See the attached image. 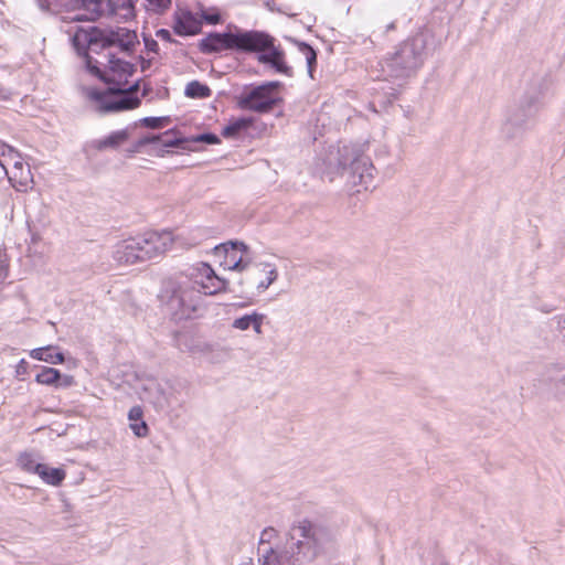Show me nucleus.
Returning a JSON list of instances; mask_svg holds the SVG:
<instances>
[{"label": "nucleus", "mask_w": 565, "mask_h": 565, "mask_svg": "<svg viewBox=\"0 0 565 565\" xmlns=\"http://www.w3.org/2000/svg\"><path fill=\"white\" fill-rule=\"evenodd\" d=\"M72 40L78 51L87 49L88 71L108 85L103 92L96 88L86 89V97L94 104L95 109L100 113H117L137 108L140 99L134 94L139 84L137 82L127 86L134 65L117 56V51L132 52L138 44L136 32L120 28L103 35L78 28Z\"/></svg>", "instance_id": "obj_1"}, {"label": "nucleus", "mask_w": 565, "mask_h": 565, "mask_svg": "<svg viewBox=\"0 0 565 565\" xmlns=\"http://www.w3.org/2000/svg\"><path fill=\"white\" fill-rule=\"evenodd\" d=\"M338 536L332 529L301 520L294 523L282 550L268 548L258 558L259 565H305L335 551ZM241 565H254L245 562Z\"/></svg>", "instance_id": "obj_2"}, {"label": "nucleus", "mask_w": 565, "mask_h": 565, "mask_svg": "<svg viewBox=\"0 0 565 565\" xmlns=\"http://www.w3.org/2000/svg\"><path fill=\"white\" fill-rule=\"evenodd\" d=\"M160 303L175 319H192L205 312L204 296L188 281L167 279L158 295Z\"/></svg>", "instance_id": "obj_3"}, {"label": "nucleus", "mask_w": 565, "mask_h": 565, "mask_svg": "<svg viewBox=\"0 0 565 565\" xmlns=\"http://www.w3.org/2000/svg\"><path fill=\"white\" fill-rule=\"evenodd\" d=\"M270 44L269 35L259 31H237L225 33H210L200 41V49L204 53L222 51H258Z\"/></svg>", "instance_id": "obj_4"}, {"label": "nucleus", "mask_w": 565, "mask_h": 565, "mask_svg": "<svg viewBox=\"0 0 565 565\" xmlns=\"http://www.w3.org/2000/svg\"><path fill=\"white\" fill-rule=\"evenodd\" d=\"M426 38L418 33L403 42L396 51L382 63V70L391 77H407L415 73L425 58Z\"/></svg>", "instance_id": "obj_5"}, {"label": "nucleus", "mask_w": 565, "mask_h": 565, "mask_svg": "<svg viewBox=\"0 0 565 565\" xmlns=\"http://www.w3.org/2000/svg\"><path fill=\"white\" fill-rule=\"evenodd\" d=\"M279 82H268L263 85L245 89L237 98V104L242 109L256 113H267L276 105L277 88Z\"/></svg>", "instance_id": "obj_6"}, {"label": "nucleus", "mask_w": 565, "mask_h": 565, "mask_svg": "<svg viewBox=\"0 0 565 565\" xmlns=\"http://www.w3.org/2000/svg\"><path fill=\"white\" fill-rule=\"evenodd\" d=\"M136 239L141 263L163 256L174 242L173 234L169 231L147 232Z\"/></svg>", "instance_id": "obj_7"}, {"label": "nucleus", "mask_w": 565, "mask_h": 565, "mask_svg": "<svg viewBox=\"0 0 565 565\" xmlns=\"http://www.w3.org/2000/svg\"><path fill=\"white\" fill-rule=\"evenodd\" d=\"M192 285L201 288L203 296H212L226 291L227 281L218 277L214 269L206 263H200L192 268Z\"/></svg>", "instance_id": "obj_8"}, {"label": "nucleus", "mask_w": 565, "mask_h": 565, "mask_svg": "<svg viewBox=\"0 0 565 565\" xmlns=\"http://www.w3.org/2000/svg\"><path fill=\"white\" fill-rule=\"evenodd\" d=\"M352 183L367 190L374 179V167L370 159L363 156H356L350 163Z\"/></svg>", "instance_id": "obj_9"}, {"label": "nucleus", "mask_w": 565, "mask_h": 565, "mask_svg": "<svg viewBox=\"0 0 565 565\" xmlns=\"http://www.w3.org/2000/svg\"><path fill=\"white\" fill-rule=\"evenodd\" d=\"M539 106L537 97L524 98L515 109L511 110L504 128L523 127L537 113Z\"/></svg>", "instance_id": "obj_10"}, {"label": "nucleus", "mask_w": 565, "mask_h": 565, "mask_svg": "<svg viewBox=\"0 0 565 565\" xmlns=\"http://www.w3.org/2000/svg\"><path fill=\"white\" fill-rule=\"evenodd\" d=\"M113 259L119 265H134L141 263L136 237L117 242L113 246Z\"/></svg>", "instance_id": "obj_11"}, {"label": "nucleus", "mask_w": 565, "mask_h": 565, "mask_svg": "<svg viewBox=\"0 0 565 565\" xmlns=\"http://www.w3.org/2000/svg\"><path fill=\"white\" fill-rule=\"evenodd\" d=\"M269 41L270 44L267 47L255 51L256 53H260L258 61L263 64L270 65L278 73L290 76L292 74L291 67L286 64L284 52L274 46V39L270 35Z\"/></svg>", "instance_id": "obj_12"}, {"label": "nucleus", "mask_w": 565, "mask_h": 565, "mask_svg": "<svg viewBox=\"0 0 565 565\" xmlns=\"http://www.w3.org/2000/svg\"><path fill=\"white\" fill-rule=\"evenodd\" d=\"M201 20L190 11L179 10L174 13L173 30L181 36L194 35L201 31Z\"/></svg>", "instance_id": "obj_13"}, {"label": "nucleus", "mask_w": 565, "mask_h": 565, "mask_svg": "<svg viewBox=\"0 0 565 565\" xmlns=\"http://www.w3.org/2000/svg\"><path fill=\"white\" fill-rule=\"evenodd\" d=\"M248 247L242 242H226L214 247L213 253L216 257H223L221 265L231 270V263H235L239 255L248 254Z\"/></svg>", "instance_id": "obj_14"}, {"label": "nucleus", "mask_w": 565, "mask_h": 565, "mask_svg": "<svg viewBox=\"0 0 565 565\" xmlns=\"http://www.w3.org/2000/svg\"><path fill=\"white\" fill-rule=\"evenodd\" d=\"M255 282L257 291H266L278 278V269L275 264L260 262L255 265Z\"/></svg>", "instance_id": "obj_15"}, {"label": "nucleus", "mask_w": 565, "mask_h": 565, "mask_svg": "<svg viewBox=\"0 0 565 565\" xmlns=\"http://www.w3.org/2000/svg\"><path fill=\"white\" fill-rule=\"evenodd\" d=\"M4 175L8 177L12 186L21 192H25L33 184V175L30 167L23 163L19 167H12V169L6 170Z\"/></svg>", "instance_id": "obj_16"}, {"label": "nucleus", "mask_w": 565, "mask_h": 565, "mask_svg": "<svg viewBox=\"0 0 565 565\" xmlns=\"http://www.w3.org/2000/svg\"><path fill=\"white\" fill-rule=\"evenodd\" d=\"M546 381L554 390L555 396L559 401H565V370L561 364H551L545 371Z\"/></svg>", "instance_id": "obj_17"}, {"label": "nucleus", "mask_w": 565, "mask_h": 565, "mask_svg": "<svg viewBox=\"0 0 565 565\" xmlns=\"http://www.w3.org/2000/svg\"><path fill=\"white\" fill-rule=\"evenodd\" d=\"M264 320L265 315L254 311L252 313L235 318L232 322V328L239 331H247L253 329L257 335H262Z\"/></svg>", "instance_id": "obj_18"}, {"label": "nucleus", "mask_w": 565, "mask_h": 565, "mask_svg": "<svg viewBox=\"0 0 565 565\" xmlns=\"http://www.w3.org/2000/svg\"><path fill=\"white\" fill-rule=\"evenodd\" d=\"M56 347L47 345L43 348H36L30 351L29 355L38 361H43L50 364H62L65 360L64 354L62 352L52 351L55 350Z\"/></svg>", "instance_id": "obj_19"}, {"label": "nucleus", "mask_w": 565, "mask_h": 565, "mask_svg": "<svg viewBox=\"0 0 565 565\" xmlns=\"http://www.w3.org/2000/svg\"><path fill=\"white\" fill-rule=\"evenodd\" d=\"M143 412L140 406H134L128 412L130 429L137 437H146L149 433L147 423L142 419Z\"/></svg>", "instance_id": "obj_20"}, {"label": "nucleus", "mask_w": 565, "mask_h": 565, "mask_svg": "<svg viewBox=\"0 0 565 565\" xmlns=\"http://www.w3.org/2000/svg\"><path fill=\"white\" fill-rule=\"evenodd\" d=\"M79 2L92 14V20L104 14H111L114 11L111 0H79Z\"/></svg>", "instance_id": "obj_21"}, {"label": "nucleus", "mask_w": 565, "mask_h": 565, "mask_svg": "<svg viewBox=\"0 0 565 565\" xmlns=\"http://www.w3.org/2000/svg\"><path fill=\"white\" fill-rule=\"evenodd\" d=\"M253 124L250 118L242 117L232 119L222 130V136L225 138H236L242 132L246 131Z\"/></svg>", "instance_id": "obj_22"}, {"label": "nucleus", "mask_w": 565, "mask_h": 565, "mask_svg": "<svg viewBox=\"0 0 565 565\" xmlns=\"http://www.w3.org/2000/svg\"><path fill=\"white\" fill-rule=\"evenodd\" d=\"M38 476L47 484L60 486L66 477L62 468H52L43 463L38 472Z\"/></svg>", "instance_id": "obj_23"}, {"label": "nucleus", "mask_w": 565, "mask_h": 565, "mask_svg": "<svg viewBox=\"0 0 565 565\" xmlns=\"http://www.w3.org/2000/svg\"><path fill=\"white\" fill-rule=\"evenodd\" d=\"M78 4L79 0H40L41 9L51 11L53 13H58L63 10H72Z\"/></svg>", "instance_id": "obj_24"}, {"label": "nucleus", "mask_w": 565, "mask_h": 565, "mask_svg": "<svg viewBox=\"0 0 565 565\" xmlns=\"http://www.w3.org/2000/svg\"><path fill=\"white\" fill-rule=\"evenodd\" d=\"M129 135L128 131L117 130L111 132L109 136L105 137L104 139H100L97 141V148L99 150L106 149V148H117L121 143H124L128 139Z\"/></svg>", "instance_id": "obj_25"}, {"label": "nucleus", "mask_w": 565, "mask_h": 565, "mask_svg": "<svg viewBox=\"0 0 565 565\" xmlns=\"http://www.w3.org/2000/svg\"><path fill=\"white\" fill-rule=\"evenodd\" d=\"M61 379V372L53 367H43L35 376V381L42 385L55 386Z\"/></svg>", "instance_id": "obj_26"}, {"label": "nucleus", "mask_w": 565, "mask_h": 565, "mask_svg": "<svg viewBox=\"0 0 565 565\" xmlns=\"http://www.w3.org/2000/svg\"><path fill=\"white\" fill-rule=\"evenodd\" d=\"M19 467L30 473L38 475L43 463L39 462L36 456L30 452L21 454L18 458Z\"/></svg>", "instance_id": "obj_27"}, {"label": "nucleus", "mask_w": 565, "mask_h": 565, "mask_svg": "<svg viewBox=\"0 0 565 565\" xmlns=\"http://www.w3.org/2000/svg\"><path fill=\"white\" fill-rule=\"evenodd\" d=\"M113 10L111 14L119 15L125 20H129L135 17L132 0H116L113 2Z\"/></svg>", "instance_id": "obj_28"}, {"label": "nucleus", "mask_w": 565, "mask_h": 565, "mask_svg": "<svg viewBox=\"0 0 565 565\" xmlns=\"http://www.w3.org/2000/svg\"><path fill=\"white\" fill-rule=\"evenodd\" d=\"M184 94L190 98H206L210 97L211 89L198 81H192L186 85Z\"/></svg>", "instance_id": "obj_29"}, {"label": "nucleus", "mask_w": 565, "mask_h": 565, "mask_svg": "<svg viewBox=\"0 0 565 565\" xmlns=\"http://www.w3.org/2000/svg\"><path fill=\"white\" fill-rule=\"evenodd\" d=\"M0 149L4 151V158L2 160L7 166V171L12 169V167H19L24 163L22 156L7 143H4V146H0Z\"/></svg>", "instance_id": "obj_30"}, {"label": "nucleus", "mask_w": 565, "mask_h": 565, "mask_svg": "<svg viewBox=\"0 0 565 565\" xmlns=\"http://www.w3.org/2000/svg\"><path fill=\"white\" fill-rule=\"evenodd\" d=\"M299 52L305 57L306 63L308 65L309 74L312 76V68L317 62V54L315 50L310 45L301 43L299 44Z\"/></svg>", "instance_id": "obj_31"}, {"label": "nucleus", "mask_w": 565, "mask_h": 565, "mask_svg": "<svg viewBox=\"0 0 565 565\" xmlns=\"http://www.w3.org/2000/svg\"><path fill=\"white\" fill-rule=\"evenodd\" d=\"M141 125L150 129L163 128L170 124L169 117H145L140 120Z\"/></svg>", "instance_id": "obj_32"}, {"label": "nucleus", "mask_w": 565, "mask_h": 565, "mask_svg": "<svg viewBox=\"0 0 565 565\" xmlns=\"http://www.w3.org/2000/svg\"><path fill=\"white\" fill-rule=\"evenodd\" d=\"M145 2L147 11H151L153 13H162L171 4V0H145Z\"/></svg>", "instance_id": "obj_33"}, {"label": "nucleus", "mask_w": 565, "mask_h": 565, "mask_svg": "<svg viewBox=\"0 0 565 565\" xmlns=\"http://www.w3.org/2000/svg\"><path fill=\"white\" fill-rule=\"evenodd\" d=\"M200 17L203 21L209 24H217L221 22V15L217 9H204L200 10Z\"/></svg>", "instance_id": "obj_34"}, {"label": "nucleus", "mask_w": 565, "mask_h": 565, "mask_svg": "<svg viewBox=\"0 0 565 565\" xmlns=\"http://www.w3.org/2000/svg\"><path fill=\"white\" fill-rule=\"evenodd\" d=\"M160 393V387L157 385V383L154 382H150L149 383V386H145L143 388V394H142V398L145 401H148L150 403H157L158 402V397L156 396V394H159Z\"/></svg>", "instance_id": "obj_35"}, {"label": "nucleus", "mask_w": 565, "mask_h": 565, "mask_svg": "<svg viewBox=\"0 0 565 565\" xmlns=\"http://www.w3.org/2000/svg\"><path fill=\"white\" fill-rule=\"evenodd\" d=\"M250 264V257L248 256V254H241L239 257L237 258V260H235V263H231V270H235V271H244L245 269L248 268Z\"/></svg>", "instance_id": "obj_36"}, {"label": "nucleus", "mask_w": 565, "mask_h": 565, "mask_svg": "<svg viewBox=\"0 0 565 565\" xmlns=\"http://www.w3.org/2000/svg\"><path fill=\"white\" fill-rule=\"evenodd\" d=\"M189 142H205L210 145L218 143L220 139L214 134H202L189 139Z\"/></svg>", "instance_id": "obj_37"}, {"label": "nucleus", "mask_w": 565, "mask_h": 565, "mask_svg": "<svg viewBox=\"0 0 565 565\" xmlns=\"http://www.w3.org/2000/svg\"><path fill=\"white\" fill-rule=\"evenodd\" d=\"M162 143L166 147H179L182 149H190V147L184 146L185 143H189V139H181V138L166 139L162 141Z\"/></svg>", "instance_id": "obj_38"}, {"label": "nucleus", "mask_w": 565, "mask_h": 565, "mask_svg": "<svg viewBox=\"0 0 565 565\" xmlns=\"http://www.w3.org/2000/svg\"><path fill=\"white\" fill-rule=\"evenodd\" d=\"M73 384H74V377L72 375H68V374L62 375L61 374V379L57 382L56 387H70Z\"/></svg>", "instance_id": "obj_39"}, {"label": "nucleus", "mask_w": 565, "mask_h": 565, "mask_svg": "<svg viewBox=\"0 0 565 565\" xmlns=\"http://www.w3.org/2000/svg\"><path fill=\"white\" fill-rule=\"evenodd\" d=\"M555 321L559 335L565 339V315L556 317Z\"/></svg>", "instance_id": "obj_40"}, {"label": "nucleus", "mask_w": 565, "mask_h": 565, "mask_svg": "<svg viewBox=\"0 0 565 565\" xmlns=\"http://www.w3.org/2000/svg\"><path fill=\"white\" fill-rule=\"evenodd\" d=\"M275 535H276V530L273 527H267L260 534V542H267Z\"/></svg>", "instance_id": "obj_41"}, {"label": "nucleus", "mask_w": 565, "mask_h": 565, "mask_svg": "<svg viewBox=\"0 0 565 565\" xmlns=\"http://www.w3.org/2000/svg\"><path fill=\"white\" fill-rule=\"evenodd\" d=\"M156 35H157V38L161 39L162 41L172 42L171 33L169 30L159 29V30H157Z\"/></svg>", "instance_id": "obj_42"}, {"label": "nucleus", "mask_w": 565, "mask_h": 565, "mask_svg": "<svg viewBox=\"0 0 565 565\" xmlns=\"http://www.w3.org/2000/svg\"><path fill=\"white\" fill-rule=\"evenodd\" d=\"M145 45L148 51L154 52V53L158 52L159 45H158L157 41H154L153 39L145 38Z\"/></svg>", "instance_id": "obj_43"}, {"label": "nucleus", "mask_w": 565, "mask_h": 565, "mask_svg": "<svg viewBox=\"0 0 565 565\" xmlns=\"http://www.w3.org/2000/svg\"><path fill=\"white\" fill-rule=\"evenodd\" d=\"M0 146H4V142L0 141ZM3 158H4V151L2 149H0V175L4 174L6 167H7L6 163L2 160Z\"/></svg>", "instance_id": "obj_44"}, {"label": "nucleus", "mask_w": 565, "mask_h": 565, "mask_svg": "<svg viewBox=\"0 0 565 565\" xmlns=\"http://www.w3.org/2000/svg\"><path fill=\"white\" fill-rule=\"evenodd\" d=\"M25 365H26V362L24 360H21L18 365L17 373L23 374L25 372Z\"/></svg>", "instance_id": "obj_45"}, {"label": "nucleus", "mask_w": 565, "mask_h": 565, "mask_svg": "<svg viewBox=\"0 0 565 565\" xmlns=\"http://www.w3.org/2000/svg\"><path fill=\"white\" fill-rule=\"evenodd\" d=\"M159 139H160V137H159V136H156V137H153V138H151V139H145V140H141L139 143H140V145H145V143L150 142V141H151V142H154V141H158Z\"/></svg>", "instance_id": "obj_46"}, {"label": "nucleus", "mask_w": 565, "mask_h": 565, "mask_svg": "<svg viewBox=\"0 0 565 565\" xmlns=\"http://www.w3.org/2000/svg\"><path fill=\"white\" fill-rule=\"evenodd\" d=\"M72 20H75V21H81L82 20V14H75Z\"/></svg>", "instance_id": "obj_47"}, {"label": "nucleus", "mask_w": 565, "mask_h": 565, "mask_svg": "<svg viewBox=\"0 0 565 565\" xmlns=\"http://www.w3.org/2000/svg\"><path fill=\"white\" fill-rule=\"evenodd\" d=\"M150 62H142L141 68L145 71L149 66Z\"/></svg>", "instance_id": "obj_48"}, {"label": "nucleus", "mask_w": 565, "mask_h": 565, "mask_svg": "<svg viewBox=\"0 0 565 565\" xmlns=\"http://www.w3.org/2000/svg\"><path fill=\"white\" fill-rule=\"evenodd\" d=\"M343 167L347 166V159H344L343 161L340 162Z\"/></svg>", "instance_id": "obj_49"}, {"label": "nucleus", "mask_w": 565, "mask_h": 565, "mask_svg": "<svg viewBox=\"0 0 565 565\" xmlns=\"http://www.w3.org/2000/svg\"><path fill=\"white\" fill-rule=\"evenodd\" d=\"M441 565H449V564H441Z\"/></svg>", "instance_id": "obj_50"}]
</instances>
